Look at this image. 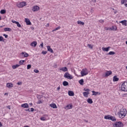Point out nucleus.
Listing matches in <instances>:
<instances>
[{
	"label": "nucleus",
	"instance_id": "1",
	"mask_svg": "<svg viewBox=\"0 0 127 127\" xmlns=\"http://www.w3.org/2000/svg\"><path fill=\"white\" fill-rule=\"evenodd\" d=\"M127 109L123 107L117 114L120 119H124L127 116Z\"/></svg>",
	"mask_w": 127,
	"mask_h": 127
},
{
	"label": "nucleus",
	"instance_id": "2",
	"mask_svg": "<svg viewBox=\"0 0 127 127\" xmlns=\"http://www.w3.org/2000/svg\"><path fill=\"white\" fill-rule=\"evenodd\" d=\"M121 90L123 92H127V81H125L122 83Z\"/></svg>",
	"mask_w": 127,
	"mask_h": 127
},
{
	"label": "nucleus",
	"instance_id": "3",
	"mask_svg": "<svg viewBox=\"0 0 127 127\" xmlns=\"http://www.w3.org/2000/svg\"><path fill=\"white\" fill-rule=\"evenodd\" d=\"M80 74L81 75V77H84V76L88 75V69L86 68L82 69V71L80 72Z\"/></svg>",
	"mask_w": 127,
	"mask_h": 127
},
{
	"label": "nucleus",
	"instance_id": "4",
	"mask_svg": "<svg viewBox=\"0 0 127 127\" xmlns=\"http://www.w3.org/2000/svg\"><path fill=\"white\" fill-rule=\"evenodd\" d=\"M64 78H66V79H68V80H71L73 79V76L70 74L68 72H65L64 75Z\"/></svg>",
	"mask_w": 127,
	"mask_h": 127
},
{
	"label": "nucleus",
	"instance_id": "5",
	"mask_svg": "<svg viewBox=\"0 0 127 127\" xmlns=\"http://www.w3.org/2000/svg\"><path fill=\"white\" fill-rule=\"evenodd\" d=\"M113 127H124V124L123 123L121 122H116L113 124Z\"/></svg>",
	"mask_w": 127,
	"mask_h": 127
},
{
	"label": "nucleus",
	"instance_id": "6",
	"mask_svg": "<svg viewBox=\"0 0 127 127\" xmlns=\"http://www.w3.org/2000/svg\"><path fill=\"white\" fill-rule=\"evenodd\" d=\"M26 5V2H21L17 4V6L19 8L23 7Z\"/></svg>",
	"mask_w": 127,
	"mask_h": 127
},
{
	"label": "nucleus",
	"instance_id": "7",
	"mask_svg": "<svg viewBox=\"0 0 127 127\" xmlns=\"http://www.w3.org/2000/svg\"><path fill=\"white\" fill-rule=\"evenodd\" d=\"M39 9H40V8L39 7V6L37 5H35L33 7L32 10L33 11H38Z\"/></svg>",
	"mask_w": 127,
	"mask_h": 127
},
{
	"label": "nucleus",
	"instance_id": "8",
	"mask_svg": "<svg viewBox=\"0 0 127 127\" xmlns=\"http://www.w3.org/2000/svg\"><path fill=\"white\" fill-rule=\"evenodd\" d=\"M28 56H29V55L25 52L21 53V57H28Z\"/></svg>",
	"mask_w": 127,
	"mask_h": 127
},
{
	"label": "nucleus",
	"instance_id": "9",
	"mask_svg": "<svg viewBox=\"0 0 127 127\" xmlns=\"http://www.w3.org/2000/svg\"><path fill=\"white\" fill-rule=\"evenodd\" d=\"M25 22H26L27 25H31V22H30V20L28 18L25 19Z\"/></svg>",
	"mask_w": 127,
	"mask_h": 127
},
{
	"label": "nucleus",
	"instance_id": "10",
	"mask_svg": "<svg viewBox=\"0 0 127 127\" xmlns=\"http://www.w3.org/2000/svg\"><path fill=\"white\" fill-rule=\"evenodd\" d=\"M72 108H73V105L69 104L66 106L64 109H65V110H70V109H72Z\"/></svg>",
	"mask_w": 127,
	"mask_h": 127
},
{
	"label": "nucleus",
	"instance_id": "11",
	"mask_svg": "<svg viewBox=\"0 0 127 127\" xmlns=\"http://www.w3.org/2000/svg\"><path fill=\"white\" fill-rule=\"evenodd\" d=\"M60 71H63V72H67L68 71V68L66 67H61L60 68Z\"/></svg>",
	"mask_w": 127,
	"mask_h": 127
},
{
	"label": "nucleus",
	"instance_id": "12",
	"mask_svg": "<svg viewBox=\"0 0 127 127\" xmlns=\"http://www.w3.org/2000/svg\"><path fill=\"white\" fill-rule=\"evenodd\" d=\"M110 75H112V71H107L105 73L104 77H108V76H110Z\"/></svg>",
	"mask_w": 127,
	"mask_h": 127
},
{
	"label": "nucleus",
	"instance_id": "13",
	"mask_svg": "<svg viewBox=\"0 0 127 127\" xmlns=\"http://www.w3.org/2000/svg\"><path fill=\"white\" fill-rule=\"evenodd\" d=\"M22 108H24V109H27V108H29L28 106V104L24 103L21 105Z\"/></svg>",
	"mask_w": 127,
	"mask_h": 127
},
{
	"label": "nucleus",
	"instance_id": "14",
	"mask_svg": "<svg viewBox=\"0 0 127 127\" xmlns=\"http://www.w3.org/2000/svg\"><path fill=\"white\" fill-rule=\"evenodd\" d=\"M92 96H97V95H101V93H99V92H96L95 91H92Z\"/></svg>",
	"mask_w": 127,
	"mask_h": 127
},
{
	"label": "nucleus",
	"instance_id": "15",
	"mask_svg": "<svg viewBox=\"0 0 127 127\" xmlns=\"http://www.w3.org/2000/svg\"><path fill=\"white\" fill-rule=\"evenodd\" d=\"M30 45L33 47H36V45H37V42L36 41H33L31 43Z\"/></svg>",
	"mask_w": 127,
	"mask_h": 127
},
{
	"label": "nucleus",
	"instance_id": "16",
	"mask_svg": "<svg viewBox=\"0 0 127 127\" xmlns=\"http://www.w3.org/2000/svg\"><path fill=\"white\" fill-rule=\"evenodd\" d=\"M127 20H124L120 21V23H122L123 25H125V26H127Z\"/></svg>",
	"mask_w": 127,
	"mask_h": 127
},
{
	"label": "nucleus",
	"instance_id": "17",
	"mask_svg": "<svg viewBox=\"0 0 127 127\" xmlns=\"http://www.w3.org/2000/svg\"><path fill=\"white\" fill-rule=\"evenodd\" d=\"M6 87L9 88H12V87H13V84L12 83H7L6 84Z\"/></svg>",
	"mask_w": 127,
	"mask_h": 127
},
{
	"label": "nucleus",
	"instance_id": "18",
	"mask_svg": "<svg viewBox=\"0 0 127 127\" xmlns=\"http://www.w3.org/2000/svg\"><path fill=\"white\" fill-rule=\"evenodd\" d=\"M47 48L48 49V51H49L51 53H53V50L51 49V47H50V46H47Z\"/></svg>",
	"mask_w": 127,
	"mask_h": 127
},
{
	"label": "nucleus",
	"instance_id": "19",
	"mask_svg": "<svg viewBox=\"0 0 127 127\" xmlns=\"http://www.w3.org/2000/svg\"><path fill=\"white\" fill-rule=\"evenodd\" d=\"M110 48H111V47H108L107 48H104L103 47L102 48L103 51H106V52H108V51H109V50L110 49Z\"/></svg>",
	"mask_w": 127,
	"mask_h": 127
},
{
	"label": "nucleus",
	"instance_id": "20",
	"mask_svg": "<svg viewBox=\"0 0 127 127\" xmlns=\"http://www.w3.org/2000/svg\"><path fill=\"white\" fill-rule=\"evenodd\" d=\"M119 78H118L117 75H115L113 77V81H114V82H118V81H119Z\"/></svg>",
	"mask_w": 127,
	"mask_h": 127
},
{
	"label": "nucleus",
	"instance_id": "21",
	"mask_svg": "<svg viewBox=\"0 0 127 127\" xmlns=\"http://www.w3.org/2000/svg\"><path fill=\"white\" fill-rule=\"evenodd\" d=\"M50 107L51 108H53V109H57V106H56V104L55 103H53L50 105Z\"/></svg>",
	"mask_w": 127,
	"mask_h": 127
},
{
	"label": "nucleus",
	"instance_id": "22",
	"mask_svg": "<svg viewBox=\"0 0 127 127\" xmlns=\"http://www.w3.org/2000/svg\"><path fill=\"white\" fill-rule=\"evenodd\" d=\"M68 94L69 96H70L71 97H73V96H74V92L72 91H68Z\"/></svg>",
	"mask_w": 127,
	"mask_h": 127
},
{
	"label": "nucleus",
	"instance_id": "23",
	"mask_svg": "<svg viewBox=\"0 0 127 127\" xmlns=\"http://www.w3.org/2000/svg\"><path fill=\"white\" fill-rule=\"evenodd\" d=\"M89 94V93L87 92H84L83 93V95L84 97H85V98H88V96Z\"/></svg>",
	"mask_w": 127,
	"mask_h": 127
},
{
	"label": "nucleus",
	"instance_id": "24",
	"mask_svg": "<svg viewBox=\"0 0 127 127\" xmlns=\"http://www.w3.org/2000/svg\"><path fill=\"white\" fill-rule=\"evenodd\" d=\"M112 116L111 115H107V116H105L104 117V119L105 120H111V118Z\"/></svg>",
	"mask_w": 127,
	"mask_h": 127
},
{
	"label": "nucleus",
	"instance_id": "25",
	"mask_svg": "<svg viewBox=\"0 0 127 127\" xmlns=\"http://www.w3.org/2000/svg\"><path fill=\"white\" fill-rule=\"evenodd\" d=\"M87 102L88 103V104H93V100L92 99L88 98L87 100Z\"/></svg>",
	"mask_w": 127,
	"mask_h": 127
},
{
	"label": "nucleus",
	"instance_id": "26",
	"mask_svg": "<svg viewBox=\"0 0 127 127\" xmlns=\"http://www.w3.org/2000/svg\"><path fill=\"white\" fill-rule=\"evenodd\" d=\"M110 30L116 31L117 29V26H112V28H110Z\"/></svg>",
	"mask_w": 127,
	"mask_h": 127
},
{
	"label": "nucleus",
	"instance_id": "27",
	"mask_svg": "<svg viewBox=\"0 0 127 127\" xmlns=\"http://www.w3.org/2000/svg\"><path fill=\"white\" fill-rule=\"evenodd\" d=\"M110 121H112V122H116L117 119H116V117L111 116Z\"/></svg>",
	"mask_w": 127,
	"mask_h": 127
},
{
	"label": "nucleus",
	"instance_id": "28",
	"mask_svg": "<svg viewBox=\"0 0 127 127\" xmlns=\"http://www.w3.org/2000/svg\"><path fill=\"white\" fill-rule=\"evenodd\" d=\"M63 85L65 86H68V85H69V83L66 81H64L63 82Z\"/></svg>",
	"mask_w": 127,
	"mask_h": 127
},
{
	"label": "nucleus",
	"instance_id": "29",
	"mask_svg": "<svg viewBox=\"0 0 127 127\" xmlns=\"http://www.w3.org/2000/svg\"><path fill=\"white\" fill-rule=\"evenodd\" d=\"M20 65L19 64H15L14 65H12V69H16V68L19 67Z\"/></svg>",
	"mask_w": 127,
	"mask_h": 127
},
{
	"label": "nucleus",
	"instance_id": "30",
	"mask_svg": "<svg viewBox=\"0 0 127 127\" xmlns=\"http://www.w3.org/2000/svg\"><path fill=\"white\" fill-rule=\"evenodd\" d=\"M79 84H80L81 85H84V79H81L80 80H79Z\"/></svg>",
	"mask_w": 127,
	"mask_h": 127
},
{
	"label": "nucleus",
	"instance_id": "31",
	"mask_svg": "<svg viewBox=\"0 0 127 127\" xmlns=\"http://www.w3.org/2000/svg\"><path fill=\"white\" fill-rule=\"evenodd\" d=\"M4 31H11V28H4Z\"/></svg>",
	"mask_w": 127,
	"mask_h": 127
},
{
	"label": "nucleus",
	"instance_id": "32",
	"mask_svg": "<svg viewBox=\"0 0 127 127\" xmlns=\"http://www.w3.org/2000/svg\"><path fill=\"white\" fill-rule=\"evenodd\" d=\"M116 54V53L115 52H110L108 54H107V55H115Z\"/></svg>",
	"mask_w": 127,
	"mask_h": 127
},
{
	"label": "nucleus",
	"instance_id": "33",
	"mask_svg": "<svg viewBox=\"0 0 127 127\" xmlns=\"http://www.w3.org/2000/svg\"><path fill=\"white\" fill-rule=\"evenodd\" d=\"M77 24H81L82 25H84L85 23H84V22H82L79 20L77 21Z\"/></svg>",
	"mask_w": 127,
	"mask_h": 127
},
{
	"label": "nucleus",
	"instance_id": "34",
	"mask_svg": "<svg viewBox=\"0 0 127 127\" xmlns=\"http://www.w3.org/2000/svg\"><path fill=\"white\" fill-rule=\"evenodd\" d=\"M60 28H61V27L59 26L56 28L55 29L53 30L52 32H54V31H56V30H59V29H60Z\"/></svg>",
	"mask_w": 127,
	"mask_h": 127
},
{
	"label": "nucleus",
	"instance_id": "35",
	"mask_svg": "<svg viewBox=\"0 0 127 127\" xmlns=\"http://www.w3.org/2000/svg\"><path fill=\"white\" fill-rule=\"evenodd\" d=\"M24 62H25V61H24V60H21V61H19V64L20 65H22L23 64V63H24Z\"/></svg>",
	"mask_w": 127,
	"mask_h": 127
},
{
	"label": "nucleus",
	"instance_id": "36",
	"mask_svg": "<svg viewBox=\"0 0 127 127\" xmlns=\"http://www.w3.org/2000/svg\"><path fill=\"white\" fill-rule=\"evenodd\" d=\"M0 12L1 14H4V13H5L6 11H5V10L2 9L0 10Z\"/></svg>",
	"mask_w": 127,
	"mask_h": 127
},
{
	"label": "nucleus",
	"instance_id": "37",
	"mask_svg": "<svg viewBox=\"0 0 127 127\" xmlns=\"http://www.w3.org/2000/svg\"><path fill=\"white\" fill-rule=\"evenodd\" d=\"M126 2H127V0H121L122 4H124V3H126Z\"/></svg>",
	"mask_w": 127,
	"mask_h": 127
},
{
	"label": "nucleus",
	"instance_id": "38",
	"mask_svg": "<svg viewBox=\"0 0 127 127\" xmlns=\"http://www.w3.org/2000/svg\"><path fill=\"white\" fill-rule=\"evenodd\" d=\"M87 46L90 48V49H93V46L92 45L88 44L87 45Z\"/></svg>",
	"mask_w": 127,
	"mask_h": 127
},
{
	"label": "nucleus",
	"instance_id": "39",
	"mask_svg": "<svg viewBox=\"0 0 127 127\" xmlns=\"http://www.w3.org/2000/svg\"><path fill=\"white\" fill-rule=\"evenodd\" d=\"M16 24L18 27H21V25L19 24V22H17Z\"/></svg>",
	"mask_w": 127,
	"mask_h": 127
},
{
	"label": "nucleus",
	"instance_id": "40",
	"mask_svg": "<svg viewBox=\"0 0 127 127\" xmlns=\"http://www.w3.org/2000/svg\"><path fill=\"white\" fill-rule=\"evenodd\" d=\"M31 68V64H28L27 66V69L28 70Z\"/></svg>",
	"mask_w": 127,
	"mask_h": 127
},
{
	"label": "nucleus",
	"instance_id": "41",
	"mask_svg": "<svg viewBox=\"0 0 127 127\" xmlns=\"http://www.w3.org/2000/svg\"><path fill=\"white\" fill-rule=\"evenodd\" d=\"M40 120L41 121H45V120H46V119L44 117H41Z\"/></svg>",
	"mask_w": 127,
	"mask_h": 127
},
{
	"label": "nucleus",
	"instance_id": "42",
	"mask_svg": "<svg viewBox=\"0 0 127 127\" xmlns=\"http://www.w3.org/2000/svg\"><path fill=\"white\" fill-rule=\"evenodd\" d=\"M37 98L38 100H40V99H41V96L40 95H37Z\"/></svg>",
	"mask_w": 127,
	"mask_h": 127
},
{
	"label": "nucleus",
	"instance_id": "43",
	"mask_svg": "<svg viewBox=\"0 0 127 127\" xmlns=\"http://www.w3.org/2000/svg\"><path fill=\"white\" fill-rule=\"evenodd\" d=\"M84 91H85L86 92H90V89L88 88H84Z\"/></svg>",
	"mask_w": 127,
	"mask_h": 127
},
{
	"label": "nucleus",
	"instance_id": "44",
	"mask_svg": "<svg viewBox=\"0 0 127 127\" xmlns=\"http://www.w3.org/2000/svg\"><path fill=\"white\" fill-rule=\"evenodd\" d=\"M42 54H43L44 55H45V54H47V51H43L42 52Z\"/></svg>",
	"mask_w": 127,
	"mask_h": 127
},
{
	"label": "nucleus",
	"instance_id": "45",
	"mask_svg": "<svg viewBox=\"0 0 127 127\" xmlns=\"http://www.w3.org/2000/svg\"><path fill=\"white\" fill-rule=\"evenodd\" d=\"M0 41H3V37L0 36Z\"/></svg>",
	"mask_w": 127,
	"mask_h": 127
},
{
	"label": "nucleus",
	"instance_id": "46",
	"mask_svg": "<svg viewBox=\"0 0 127 127\" xmlns=\"http://www.w3.org/2000/svg\"><path fill=\"white\" fill-rule=\"evenodd\" d=\"M34 72H35V73H39V70L37 69H34Z\"/></svg>",
	"mask_w": 127,
	"mask_h": 127
},
{
	"label": "nucleus",
	"instance_id": "47",
	"mask_svg": "<svg viewBox=\"0 0 127 127\" xmlns=\"http://www.w3.org/2000/svg\"><path fill=\"white\" fill-rule=\"evenodd\" d=\"M99 22H100V23H104V20L101 19V20H99Z\"/></svg>",
	"mask_w": 127,
	"mask_h": 127
},
{
	"label": "nucleus",
	"instance_id": "48",
	"mask_svg": "<svg viewBox=\"0 0 127 127\" xmlns=\"http://www.w3.org/2000/svg\"><path fill=\"white\" fill-rule=\"evenodd\" d=\"M37 104H42V101H41V100H39V101H38V102L37 103Z\"/></svg>",
	"mask_w": 127,
	"mask_h": 127
},
{
	"label": "nucleus",
	"instance_id": "49",
	"mask_svg": "<svg viewBox=\"0 0 127 127\" xmlns=\"http://www.w3.org/2000/svg\"><path fill=\"white\" fill-rule=\"evenodd\" d=\"M17 85H22V82H20V81H19L17 82Z\"/></svg>",
	"mask_w": 127,
	"mask_h": 127
},
{
	"label": "nucleus",
	"instance_id": "50",
	"mask_svg": "<svg viewBox=\"0 0 127 127\" xmlns=\"http://www.w3.org/2000/svg\"><path fill=\"white\" fill-rule=\"evenodd\" d=\"M3 36H5V38H7L8 37V36L5 34L3 35Z\"/></svg>",
	"mask_w": 127,
	"mask_h": 127
},
{
	"label": "nucleus",
	"instance_id": "51",
	"mask_svg": "<svg viewBox=\"0 0 127 127\" xmlns=\"http://www.w3.org/2000/svg\"><path fill=\"white\" fill-rule=\"evenodd\" d=\"M12 22L13 23H15V24H16V23H17V21H14V20H12Z\"/></svg>",
	"mask_w": 127,
	"mask_h": 127
},
{
	"label": "nucleus",
	"instance_id": "52",
	"mask_svg": "<svg viewBox=\"0 0 127 127\" xmlns=\"http://www.w3.org/2000/svg\"><path fill=\"white\" fill-rule=\"evenodd\" d=\"M30 112H34V109L33 108H31V110H30Z\"/></svg>",
	"mask_w": 127,
	"mask_h": 127
},
{
	"label": "nucleus",
	"instance_id": "53",
	"mask_svg": "<svg viewBox=\"0 0 127 127\" xmlns=\"http://www.w3.org/2000/svg\"><path fill=\"white\" fill-rule=\"evenodd\" d=\"M40 46H41L42 48H43V43L40 44Z\"/></svg>",
	"mask_w": 127,
	"mask_h": 127
},
{
	"label": "nucleus",
	"instance_id": "54",
	"mask_svg": "<svg viewBox=\"0 0 127 127\" xmlns=\"http://www.w3.org/2000/svg\"><path fill=\"white\" fill-rule=\"evenodd\" d=\"M60 89H61V88L60 87V86H59V87L57 88L58 91H59V90H60Z\"/></svg>",
	"mask_w": 127,
	"mask_h": 127
},
{
	"label": "nucleus",
	"instance_id": "55",
	"mask_svg": "<svg viewBox=\"0 0 127 127\" xmlns=\"http://www.w3.org/2000/svg\"><path fill=\"white\" fill-rule=\"evenodd\" d=\"M7 109H9V110H10V106H7Z\"/></svg>",
	"mask_w": 127,
	"mask_h": 127
},
{
	"label": "nucleus",
	"instance_id": "56",
	"mask_svg": "<svg viewBox=\"0 0 127 127\" xmlns=\"http://www.w3.org/2000/svg\"><path fill=\"white\" fill-rule=\"evenodd\" d=\"M2 127V124H1V122H0V127Z\"/></svg>",
	"mask_w": 127,
	"mask_h": 127
},
{
	"label": "nucleus",
	"instance_id": "57",
	"mask_svg": "<svg viewBox=\"0 0 127 127\" xmlns=\"http://www.w3.org/2000/svg\"><path fill=\"white\" fill-rule=\"evenodd\" d=\"M46 26V27H49V23H48Z\"/></svg>",
	"mask_w": 127,
	"mask_h": 127
},
{
	"label": "nucleus",
	"instance_id": "58",
	"mask_svg": "<svg viewBox=\"0 0 127 127\" xmlns=\"http://www.w3.org/2000/svg\"><path fill=\"white\" fill-rule=\"evenodd\" d=\"M92 1L93 2H96L97 1L96 0H92Z\"/></svg>",
	"mask_w": 127,
	"mask_h": 127
},
{
	"label": "nucleus",
	"instance_id": "59",
	"mask_svg": "<svg viewBox=\"0 0 127 127\" xmlns=\"http://www.w3.org/2000/svg\"><path fill=\"white\" fill-rule=\"evenodd\" d=\"M26 111H27V112H30V109H28L26 110Z\"/></svg>",
	"mask_w": 127,
	"mask_h": 127
},
{
	"label": "nucleus",
	"instance_id": "60",
	"mask_svg": "<svg viewBox=\"0 0 127 127\" xmlns=\"http://www.w3.org/2000/svg\"><path fill=\"white\" fill-rule=\"evenodd\" d=\"M117 12H118V11L115 10L114 12L115 14H117Z\"/></svg>",
	"mask_w": 127,
	"mask_h": 127
},
{
	"label": "nucleus",
	"instance_id": "61",
	"mask_svg": "<svg viewBox=\"0 0 127 127\" xmlns=\"http://www.w3.org/2000/svg\"><path fill=\"white\" fill-rule=\"evenodd\" d=\"M29 105H30V106H32L33 104H32V103H30Z\"/></svg>",
	"mask_w": 127,
	"mask_h": 127
},
{
	"label": "nucleus",
	"instance_id": "62",
	"mask_svg": "<svg viewBox=\"0 0 127 127\" xmlns=\"http://www.w3.org/2000/svg\"><path fill=\"white\" fill-rule=\"evenodd\" d=\"M125 6H126V7H127V3H125Z\"/></svg>",
	"mask_w": 127,
	"mask_h": 127
},
{
	"label": "nucleus",
	"instance_id": "63",
	"mask_svg": "<svg viewBox=\"0 0 127 127\" xmlns=\"http://www.w3.org/2000/svg\"><path fill=\"white\" fill-rule=\"evenodd\" d=\"M111 28H107L106 30H109Z\"/></svg>",
	"mask_w": 127,
	"mask_h": 127
},
{
	"label": "nucleus",
	"instance_id": "64",
	"mask_svg": "<svg viewBox=\"0 0 127 127\" xmlns=\"http://www.w3.org/2000/svg\"><path fill=\"white\" fill-rule=\"evenodd\" d=\"M126 44H127V41L126 42Z\"/></svg>",
	"mask_w": 127,
	"mask_h": 127
}]
</instances>
